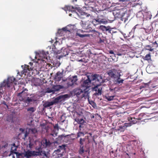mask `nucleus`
Returning a JSON list of instances; mask_svg holds the SVG:
<instances>
[{"label":"nucleus","instance_id":"obj_1","mask_svg":"<svg viewBox=\"0 0 158 158\" xmlns=\"http://www.w3.org/2000/svg\"><path fill=\"white\" fill-rule=\"evenodd\" d=\"M69 95L65 94L64 95H60L51 102H46L44 103L43 106L44 108H47L52 106L58 102H61L62 100H64L69 97Z\"/></svg>","mask_w":158,"mask_h":158},{"label":"nucleus","instance_id":"obj_2","mask_svg":"<svg viewBox=\"0 0 158 158\" xmlns=\"http://www.w3.org/2000/svg\"><path fill=\"white\" fill-rule=\"evenodd\" d=\"M82 90L79 88H76L70 92V97L73 101L77 102L81 99Z\"/></svg>","mask_w":158,"mask_h":158},{"label":"nucleus","instance_id":"obj_3","mask_svg":"<svg viewBox=\"0 0 158 158\" xmlns=\"http://www.w3.org/2000/svg\"><path fill=\"white\" fill-rule=\"evenodd\" d=\"M118 66V65H115V68H114L110 70L107 72V74L111 78L115 79L118 77H121V75L120 73H122L121 71L119 69H116Z\"/></svg>","mask_w":158,"mask_h":158},{"label":"nucleus","instance_id":"obj_4","mask_svg":"<svg viewBox=\"0 0 158 158\" xmlns=\"http://www.w3.org/2000/svg\"><path fill=\"white\" fill-rule=\"evenodd\" d=\"M54 47L56 50H54V53L56 54H60L61 53V54L60 55H57L56 56V58L59 60L61 58L64 56H65L66 55H68L69 52V49L68 48H65L63 49V48H61L60 49H61V52L59 50L57 49L56 47L54 45Z\"/></svg>","mask_w":158,"mask_h":158},{"label":"nucleus","instance_id":"obj_5","mask_svg":"<svg viewBox=\"0 0 158 158\" xmlns=\"http://www.w3.org/2000/svg\"><path fill=\"white\" fill-rule=\"evenodd\" d=\"M70 33L72 34V36L75 35H78L81 38H83L85 37L89 36V34H81L77 31V29L75 25L70 24Z\"/></svg>","mask_w":158,"mask_h":158},{"label":"nucleus","instance_id":"obj_6","mask_svg":"<svg viewBox=\"0 0 158 158\" xmlns=\"http://www.w3.org/2000/svg\"><path fill=\"white\" fill-rule=\"evenodd\" d=\"M90 75H89L88 73L85 75L84 77L82 78L84 81L81 83L82 87H85L86 89H89L91 83V80H90Z\"/></svg>","mask_w":158,"mask_h":158},{"label":"nucleus","instance_id":"obj_7","mask_svg":"<svg viewBox=\"0 0 158 158\" xmlns=\"http://www.w3.org/2000/svg\"><path fill=\"white\" fill-rule=\"evenodd\" d=\"M15 78L13 77H9L7 81L4 80L3 81V86H6V87H10L12 86L13 84L14 83L16 84Z\"/></svg>","mask_w":158,"mask_h":158},{"label":"nucleus","instance_id":"obj_8","mask_svg":"<svg viewBox=\"0 0 158 158\" xmlns=\"http://www.w3.org/2000/svg\"><path fill=\"white\" fill-rule=\"evenodd\" d=\"M69 26L68 25L67 26L61 29L58 30L56 34V35L57 37L61 36L64 35L68 31H69V30L68 29L67 27Z\"/></svg>","mask_w":158,"mask_h":158},{"label":"nucleus","instance_id":"obj_9","mask_svg":"<svg viewBox=\"0 0 158 158\" xmlns=\"http://www.w3.org/2000/svg\"><path fill=\"white\" fill-rule=\"evenodd\" d=\"M88 75H90L91 81H98L102 79V76L99 74H95L94 75H91L90 74L88 73Z\"/></svg>","mask_w":158,"mask_h":158},{"label":"nucleus","instance_id":"obj_10","mask_svg":"<svg viewBox=\"0 0 158 158\" xmlns=\"http://www.w3.org/2000/svg\"><path fill=\"white\" fill-rule=\"evenodd\" d=\"M24 155V156L27 158H30L31 156H36V152L35 151H31L28 150L25 152Z\"/></svg>","mask_w":158,"mask_h":158},{"label":"nucleus","instance_id":"obj_11","mask_svg":"<svg viewBox=\"0 0 158 158\" xmlns=\"http://www.w3.org/2000/svg\"><path fill=\"white\" fill-rule=\"evenodd\" d=\"M77 80V76H74L70 78V86L73 87L76 85L77 84L76 82Z\"/></svg>","mask_w":158,"mask_h":158},{"label":"nucleus","instance_id":"obj_12","mask_svg":"<svg viewBox=\"0 0 158 158\" xmlns=\"http://www.w3.org/2000/svg\"><path fill=\"white\" fill-rule=\"evenodd\" d=\"M33 67H30L29 65L25 64L23 70L22 72V74L26 75L27 73H29L30 70L33 69Z\"/></svg>","mask_w":158,"mask_h":158},{"label":"nucleus","instance_id":"obj_13","mask_svg":"<svg viewBox=\"0 0 158 158\" xmlns=\"http://www.w3.org/2000/svg\"><path fill=\"white\" fill-rule=\"evenodd\" d=\"M54 129L52 131V133L50 134V135H52L54 137L57 136L58 133V131H59V127L58 124H56L54 126Z\"/></svg>","mask_w":158,"mask_h":158},{"label":"nucleus","instance_id":"obj_14","mask_svg":"<svg viewBox=\"0 0 158 158\" xmlns=\"http://www.w3.org/2000/svg\"><path fill=\"white\" fill-rule=\"evenodd\" d=\"M89 89H85L82 90V93L81 99L83 98L85 99L88 98V99L89 98Z\"/></svg>","mask_w":158,"mask_h":158},{"label":"nucleus","instance_id":"obj_15","mask_svg":"<svg viewBox=\"0 0 158 158\" xmlns=\"http://www.w3.org/2000/svg\"><path fill=\"white\" fill-rule=\"evenodd\" d=\"M41 143L44 148L50 147L52 144L49 140L45 138L42 141Z\"/></svg>","mask_w":158,"mask_h":158},{"label":"nucleus","instance_id":"obj_16","mask_svg":"<svg viewBox=\"0 0 158 158\" xmlns=\"http://www.w3.org/2000/svg\"><path fill=\"white\" fill-rule=\"evenodd\" d=\"M121 11H118V12L119 13V15H120L119 16L120 17L121 16V20L123 21L124 23H125L127 20L128 19L127 18L128 17V15L127 13H124L123 15H120V14H123V13L121 12Z\"/></svg>","mask_w":158,"mask_h":158},{"label":"nucleus","instance_id":"obj_17","mask_svg":"<svg viewBox=\"0 0 158 158\" xmlns=\"http://www.w3.org/2000/svg\"><path fill=\"white\" fill-rule=\"evenodd\" d=\"M80 10V8L77 6V7L70 6V11H71V12L77 15L78 16H79V15L77 12H79Z\"/></svg>","mask_w":158,"mask_h":158},{"label":"nucleus","instance_id":"obj_18","mask_svg":"<svg viewBox=\"0 0 158 158\" xmlns=\"http://www.w3.org/2000/svg\"><path fill=\"white\" fill-rule=\"evenodd\" d=\"M63 77V73L60 71L58 72L55 75L54 79L56 81H59Z\"/></svg>","mask_w":158,"mask_h":158},{"label":"nucleus","instance_id":"obj_19","mask_svg":"<svg viewBox=\"0 0 158 158\" xmlns=\"http://www.w3.org/2000/svg\"><path fill=\"white\" fill-rule=\"evenodd\" d=\"M66 147V146L64 144L62 145L61 146H59V149L56 151V153H59L61 151H62V152L63 153L64 151H65V150Z\"/></svg>","mask_w":158,"mask_h":158},{"label":"nucleus","instance_id":"obj_20","mask_svg":"<svg viewBox=\"0 0 158 158\" xmlns=\"http://www.w3.org/2000/svg\"><path fill=\"white\" fill-rule=\"evenodd\" d=\"M131 125V123H125L124 124V125L123 126L119 127V130H120L121 131H123L127 127H130Z\"/></svg>","mask_w":158,"mask_h":158},{"label":"nucleus","instance_id":"obj_21","mask_svg":"<svg viewBox=\"0 0 158 158\" xmlns=\"http://www.w3.org/2000/svg\"><path fill=\"white\" fill-rule=\"evenodd\" d=\"M23 91L22 92L19 93L18 95L17 96L18 97V99L20 101L24 102L25 99V97L23 95Z\"/></svg>","mask_w":158,"mask_h":158},{"label":"nucleus","instance_id":"obj_22","mask_svg":"<svg viewBox=\"0 0 158 158\" xmlns=\"http://www.w3.org/2000/svg\"><path fill=\"white\" fill-rule=\"evenodd\" d=\"M72 115H73V118L76 121L77 120V118L80 117L81 114H78L77 112L75 111L72 112Z\"/></svg>","mask_w":158,"mask_h":158},{"label":"nucleus","instance_id":"obj_23","mask_svg":"<svg viewBox=\"0 0 158 158\" xmlns=\"http://www.w3.org/2000/svg\"><path fill=\"white\" fill-rule=\"evenodd\" d=\"M64 88V86L62 85H54L52 88L54 90V92L57 91H59L60 89H63Z\"/></svg>","mask_w":158,"mask_h":158},{"label":"nucleus","instance_id":"obj_24","mask_svg":"<svg viewBox=\"0 0 158 158\" xmlns=\"http://www.w3.org/2000/svg\"><path fill=\"white\" fill-rule=\"evenodd\" d=\"M17 147L15 146V143H14L13 146L11 148L10 154L9 155V156H10L12 154H14V152H16L15 151L17 150Z\"/></svg>","mask_w":158,"mask_h":158},{"label":"nucleus","instance_id":"obj_25","mask_svg":"<svg viewBox=\"0 0 158 158\" xmlns=\"http://www.w3.org/2000/svg\"><path fill=\"white\" fill-rule=\"evenodd\" d=\"M44 156L47 157V155L44 151H42L40 152H36V156Z\"/></svg>","mask_w":158,"mask_h":158},{"label":"nucleus","instance_id":"obj_26","mask_svg":"<svg viewBox=\"0 0 158 158\" xmlns=\"http://www.w3.org/2000/svg\"><path fill=\"white\" fill-rule=\"evenodd\" d=\"M98 21V23L99 24H101V23H103L104 24H106L107 23V21H105L103 19L98 18L97 19Z\"/></svg>","mask_w":158,"mask_h":158},{"label":"nucleus","instance_id":"obj_27","mask_svg":"<svg viewBox=\"0 0 158 158\" xmlns=\"http://www.w3.org/2000/svg\"><path fill=\"white\" fill-rule=\"evenodd\" d=\"M36 109L34 107H30L27 109V111L29 112V113L31 114L36 110Z\"/></svg>","mask_w":158,"mask_h":158},{"label":"nucleus","instance_id":"obj_28","mask_svg":"<svg viewBox=\"0 0 158 158\" xmlns=\"http://www.w3.org/2000/svg\"><path fill=\"white\" fill-rule=\"evenodd\" d=\"M120 77L118 76V77L115 79H116V82L118 84H121L124 81L123 79H121Z\"/></svg>","mask_w":158,"mask_h":158},{"label":"nucleus","instance_id":"obj_29","mask_svg":"<svg viewBox=\"0 0 158 158\" xmlns=\"http://www.w3.org/2000/svg\"><path fill=\"white\" fill-rule=\"evenodd\" d=\"M29 131L30 133L33 134H35L37 132V129L35 128L29 129Z\"/></svg>","mask_w":158,"mask_h":158},{"label":"nucleus","instance_id":"obj_30","mask_svg":"<svg viewBox=\"0 0 158 158\" xmlns=\"http://www.w3.org/2000/svg\"><path fill=\"white\" fill-rule=\"evenodd\" d=\"M102 89L101 87H99L98 89V90L97 91L98 92H96L94 94L96 96L101 95L102 94Z\"/></svg>","mask_w":158,"mask_h":158},{"label":"nucleus","instance_id":"obj_31","mask_svg":"<svg viewBox=\"0 0 158 158\" xmlns=\"http://www.w3.org/2000/svg\"><path fill=\"white\" fill-rule=\"evenodd\" d=\"M76 121H77L78 123L83 125L85 123V122L83 118H77V120Z\"/></svg>","mask_w":158,"mask_h":158},{"label":"nucleus","instance_id":"obj_32","mask_svg":"<svg viewBox=\"0 0 158 158\" xmlns=\"http://www.w3.org/2000/svg\"><path fill=\"white\" fill-rule=\"evenodd\" d=\"M114 96H105V98L106 99L109 101H111L114 99Z\"/></svg>","mask_w":158,"mask_h":158},{"label":"nucleus","instance_id":"obj_33","mask_svg":"<svg viewBox=\"0 0 158 158\" xmlns=\"http://www.w3.org/2000/svg\"><path fill=\"white\" fill-rule=\"evenodd\" d=\"M93 2H90L89 0H86L85 2V4L86 6H88L89 7H91L92 8V7L91 6V4Z\"/></svg>","mask_w":158,"mask_h":158},{"label":"nucleus","instance_id":"obj_34","mask_svg":"<svg viewBox=\"0 0 158 158\" xmlns=\"http://www.w3.org/2000/svg\"><path fill=\"white\" fill-rule=\"evenodd\" d=\"M84 145H80V148L79 151V153L80 154H82L83 153H84Z\"/></svg>","mask_w":158,"mask_h":158},{"label":"nucleus","instance_id":"obj_35","mask_svg":"<svg viewBox=\"0 0 158 158\" xmlns=\"http://www.w3.org/2000/svg\"><path fill=\"white\" fill-rule=\"evenodd\" d=\"M32 101L33 99H32L28 97L27 99L25 98L24 102L27 103H29L30 102H32Z\"/></svg>","mask_w":158,"mask_h":158},{"label":"nucleus","instance_id":"obj_36","mask_svg":"<svg viewBox=\"0 0 158 158\" xmlns=\"http://www.w3.org/2000/svg\"><path fill=\"white\" fill-rule=\"evenodd\" d=\"M107 27H106L105 26L101 25L100 26L99 28L102 30L103 31H106V30Z\"/></svg>","mask_w":158,"mask_h":158},{"label":"nucleus","instance_id":"obj_37","mask_svg":"<svg viewBox=\"0 0 158 158\" xmlns=\"http://www.w3.org/2000/svg\"><path fill=\"white\" fill-rule=\"evenodd\" d=\"M99 87H100L99 85H97L95 86L94 87L92 88V90L93 91L97 92L98 89Z\"/></svg>","mask_w":158,"mask_h":158},{"label":"nucleus","instance_id":"obj_38","mask_svg":"<svg viewBox=\"0 0 158 158\" xmlns=\"http://www.w3.org/2000/svg\"><path fill=\"white\" fill-rule=\"evenodd\" d=\"M85 139H82L80 138V139L79 143L80 145H83L84 143L85 142Z\"/></svg>","mask_w":158,"mask_h":158},{"label":"nucleus","instance_id":"obj_39","mask_svg":"<svg viewBox=\"0 0 158 158\" xmlns=\"http://www.w3.org/2000/svg\"><path fill=\"white\" fill-rule=\"evenodd\" d=\"M92 23L94 25H96L99 24L98 22L97 19H94L92 21Z\"/></svg>","mask_w":158,"mask_h":158},{"label":"nucleus","instance_id":"obj_40","mask_svg":"<svg viewBox=\"0 0 158 158\" xmlns=\"http://www.w3.org/2000/svg\"><path fill=\"white\" fill-rule=\"evenodd\" d=\"M113 29V28H111L110 26H107V28L106 31H108V32L110 33H111V31Z\"/></svg>","mask_w":158,"mask_h":158},{"label":"nucleus","instance_id":"obj_41","mask_svg":"<svg viewBox=\"0 0 158 158\" xmlns=\"http://www.w3.org/2000/svg\"><path fill=\"white\" fill-rule=\"evenodd\" d=\"M146 48L147 50H149L150 51H152L153 49H152L151 46L149 45H147L146 46Z\"/></svg>","mask_w":158,"mask_h":158},{"label":"nucleus","instance_id":"obj_42","mask_svg":"<svg viewBox=\"0 0 158 158\" xmlns=\"http://www.w3.org/2000/svg\"><path fill=\"white\" fill-rule=\"evenodd\" d=\"M151 58V56L150 54H148L146 55L145 57L144 58V59L145 60H149Z\"/></svg>","mask_w":158,"mask_h":158},{"label":"nucleus","instance_id":"obj_43","mask_svg":"<svg viewBox=\"0 0 158 158\" xmlns=\"http://www.w3.org/2000/svg\"><path fill=\"white\" fill-rule=\"evenodd\" d=\"M80 24L81 26L84 28H86V26L85 25L86 24L85 23H84V22L82 21H81L80 22Z\"/></svg>","mask_w":158,"mask_h":158},{"label":"nucleus","instance_id":"obj_44","mask_svg":"<svg viewBox=\"0 0 158 158\" xmlns=\"http://www.w3.org/2000/svg\"><path fill=\"white\" fill-rule=\"evenodd\" d=\"M130 120L133 123V124H135L137 122V121L135 120V118H131Z\"/></svg>","mask_w":158,"mask_h":158},{"label":"nucleus","instance_id":"obj_45","mask_svg":"<svg viewBox=\"0 0 158 158\" xmlns=\"http://www.w3.org/2000/svg\"><path fill=\"white\" fill-rule=\"evenodd\" d=\"M36 150L37 151H35V152H40L41 151H42V149L41 147H36Z\"/></svg>","mask_w":158,"mask_h":158},{"label":"nucleus","instance_id":"obj_46","mask_svg":"<svg viewBox=\"0 0 158 158\" xmlns=\"http://www.w3.org/2000/svg\"><path fill=\"white\" fill-rule=\"evenodd\" d=\"M14 154L16 155L17 158H19V156H21L22 154V153H21L17 152H14Z\"/></svg>","mask_w":158,"mask_h":158},{"label":"nucleus","instance_id":"obj_47","mask_svg":"<svg viewBox=\"0 0 158 158\" xmlns=\"http://www.w3.org/2000/svg\"><path fill=\"white\" fill-rule=\"evenodd\" d=\"M54 90L52 89H50L49 88H48L47 89V91H46V92L48 93H50L51 92H54Z\"/></svg>","mask_w":158,"mask_h":158},{"label":"nucleus","instance_id":"obj_48","mask_svg":"<svg viewBox=\"0 0 158 158\" xmlns=\"http://www.w3.org/2000/svg\"><path fill=\"white\" fill-rule=\"evenodd\" d=\"M3 82L0 85V91H2V90H3L2 89V87H6V86H3Z\"/></svg>","mask_w":158,"mask_h":158},{"label":"nucleus","instance_id":"obj_49","mask_svg":"<svg viewBox=\"0 0 158 158\" xmlns=\"http://www.w3.org/2000/svg\"><path fill=\"white\" fill-rule=\"evenodd\" d=\"M60 118L61 122H64L65 120L64 116L63 115H62L60 117Z\"/></svg>","mask_w":158,"mask_h":158},{"label":"nucleus","instance_id":"obj_50","mask_svg":"<svg viewBox=\"0 0 158 158\" xmlns=\"http://www.w3.org/2000/svg\"><path fill=\"white\" fill-rule=\"evenodd\" d=\"M68 8H69V6H66L64 8H62V9L66 12L67 10H69Z\"/></svg>","mask_w":158,"mask_h":158},{"label":"nucleus","instance_id":"obj_51","mask_svg":"<svg viewBox=\"0 0 158 158\" xmlns=\"http://www.w3.org/2000/svg\"><path fill=\"white\" fill-rule=\"evenodd\" d=\"M3 90H2V91H0V99L2 97V95L3 94Z\"/></svg>","mask_w":158,"mask_h":158},{"label":"nucleus","instance_id":"obj_52","mask_svg":"<svg viewBox=\"0 0 158 158\" xmlns=\"http://www.w3.org/2000/svg\"><path fill=\"white\" fill-rule=\"evenodd\" d=\"M83 15H85V16H86L87 17H88L90 16V15L89 14H87V13H86L85 12H83V14H82Z\"/></svg>","mask_w":158,"mask_h":158},{"label":"nucleus","instance_id":"obj_53","mask_svg":"<svg viewBox=\"0 0 158 158\" xmlns=\"http://www.w3.org/2000/svg\"><path fill=\"white\" fill-rule=\"evenodd\" d=\"M66 137V136H65L64 135L62 134L59 136V137H60V138H64Z\"/></svg>","mask_w":158,"mask_h":158},{"label":"nucleus","instance_id":"obj_54","mask_svg":"<svg viewBox=\"0 0 158 158\" xmlns=\"http://www.w3.org/2000/svg\"><path fill=\"white\" fill-rule=\"evenodd\" d=\"M116 32H117V31H115L113 30H112L111 33L112 34H112H113L116 33Z\"/></svg>","mask_w":158,"mask_h":158},{"label":"nucleus","instance_id":"obj_55","mask_svg":"<svg viewBox=\"0 0 158 158\" xmlns=\"http://www.w3.org/2000/svg\"><path fill=\"white\" fill-rule=\"evenodd\" d=\"M28 133H27V131H26L24 135L25 137L26 138V137H27V136L28 135Z\"/></svg>","mask_w":158,"mask_h":158},{"label":"nucleus","instance_id":"obj_56","mask_svg":"<svg viewBox=\"0 0 158 158\" xmlns=\"http://www.w3.org/2000/svg\"><path fill=\"white\" fill-rule=\"evenodd\" d=\"M73 135V134H71L70 135V138L72 140H74V139H75V138H76V137H75V138H72L71 136H72Z\"/></svg>","mask_w":158,"mask_h":158},{"label":"nucleus","instance_id":"obj_57","mask_svg":"<svg viewBox=\"0 0 158 158\" xmlns=\"http://www.w3.org/2000/svg\"><path fill=\"white\" fill-rule=\"evenodd\" d=\"M19 130L20 131H22V132H24L25 131L24 129L22 128H20L19 129Z\"/></svg>","mask_w":158,"mask_h":158},{"label":"nucleus","instance_id":"obj_58","mask_svg":"<svg viewBox=\"0 0 158 158\" xmlns=\"http://www.w3.org/2000/svg\"><path fill=\"white\" fill-rule=\"evenodd\" d=\"M67 85L66 86H65V87H69V82L68 81H67Z\"/></svg>","mask_w":158,"mask_h":158},{"label":"nucleus","instance_id":"obj_59","mask_svg":"<svg viewBox=\"0 0 158 158\" xmlns=\"http://www.w3.org/2000/svg\"><path fill=\"white\" fill-rule=\"evenodd\" d=\"M77 0H71V2H72L73 3H75V2H77Z\"/></svg>","mask_w":158,"mask_h":158},{"label":"nucleus","instance_id":"obj_60","mask_svg":"<svg viewBox=\"0 0 158 158\" xmlns=\"http://www.w3.org/2000/svg\"><path fill=\"white\" fill-rule=\"evenodd\" d=\"M142 13L140 12H138L137 14V15H136V16H137L138 15H140V14H142Z\"/></svg>","mask_w":158,"mask_h":158},{"label":"nucleus","instance_id":"obj_61","mask_svg":"<svg viewBox=\"0 0 158 158\" xmlns=\"http://www.w3.org/2000/svg\"><path fill=\"white\" fill-rule=\"evenodd\" d=\"M83 124H80V125L79 126V128H82L83 127Z\"/></svg>","mask_w":158,"mask_h":158},{"label":"nucleus","instance_id":"obj_62","mask_svg":"<svg viewBox=\"0 0 158 158\" xmlns=\"http://www.w3.org/2000/svg\"><path fill=\"white\" fill-rule=\"evenodd\" d=\"M29 147L31 148L32 147V144H31V143H30L29 144Z\"/></svg>","mask_w":158,"mask_h":158},{"label":"nucleus","instance_id":"obj_63","mask_svg":"<svg viewBox=\"0 0 158 158\" xmlns=\"http://www.w3.org/2000/svg\"><path fill=\"white\" fill-rule=\"evenodd\" d=\"M29 64L31 66H32L33 65V63L31 62H29Z\"/></svg>","mask_w":158,"mask_h":158},{"label":"nucleus","instance_id":"obj_64","mask_svg":"<svg viewBox=\"0 0 158 158\" xmlns=\"http://www.w3.org/2000/svg\"><path fill=\"white\" fill-rule=\"evenodd\" d=\"M110 54H113L114 53V52L112 51H110Z\"/></svg>","mask_w":158,"mask_h":158}]
</instances>
